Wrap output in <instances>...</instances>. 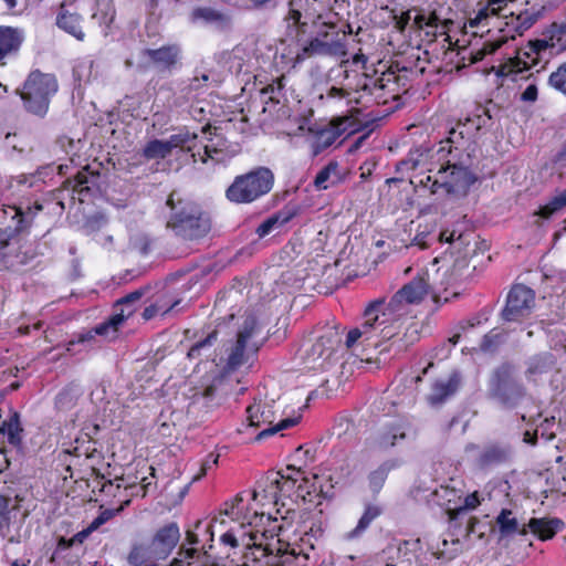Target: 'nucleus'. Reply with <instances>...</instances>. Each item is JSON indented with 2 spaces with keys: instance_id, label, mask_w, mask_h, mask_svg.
Listing matches in <instances>:
<instances>
[{
  "instance_id": "obj_1",
  "label": "nucleus",
  "mask_w": 566,
  "mask_h": 566,
  "mask_svg": "<svg viewBox=\"0 0 566 566\" xmlns=\"http://www.w3.org/2000/svg\"><path fill=\"white\" fill-rule=\"evenodd\" d=\"M166 206L169 208V216L166 228L184 242H200L206 239L212 230L211 214L198 202L182 198L177 191H172Z\"/></svg>"
},
{
  "instance_id": "obj_2",
  "label": "nucleus",
  "mask_w": 566,
  "mask_h": 566,
  "mask_svg": "<svg viewBox=\"0 0 566 566\" xmlns=\"http://www.w3.org/2000/svg\"><path fill=\"white\" fill-rule=\"evenodd\" d=\"M57 91L59 83L54 74L33 70L27 76L22 87L18 90V94L28 113L43 118Z\"/></svg>"
},
{
  "instance_id": "obj_3",
  "label": "nucleus",
  "mask_w": 566,
  "mask_h": 566,
  "mask_svg": "<svg viewBox=\"0 0 566 566\" xmlns=\"http://www.w3.org/2000/svg\"><path fill=\"white\" fill-rule=\"evenodd\" d=\"M488 396L506 409L516 408L527 396V389L518 379L512 363L504 361L492 370Z\"/></svg>"
},
{
  "instance_id": "obj_4",
  "label": "nucleus",
  "mask_w": 566,
  "mask_h": 566,
  "mask_svg": "<svg viewBox=\"0 0 566 566\" xmlns=\"http://www.w3.org/2000/svg\"><path fill=\"white\" fill-rule=\"evenodd\" d=\"M274 185V175L268 167H258L237 176L226 189V198L237 205L252 203L269 193Z\"/></svg>"
},
{
  "instance_id": "obj_5",
  "label": "nucleus",
  "mask_w": 566,
  "mask_h": 566,
  "mask_svg": "<svg viewBox=\"0 0 566 566\" xmlns=\"http://www.w3.org/2000/svg\"><path fill=\"white\" fill-rule=\"evenodd\" d=\"M277 410L275 408V401L271 402H256L254 401L247 408V420L248 427L261 428L264 427L254 438L255 441H261L268 437L274 436L275 433L296 426L300 422L301 416L289 417L276 420Z\"/></svg>"
},
{
  "instance_id": "obj_6",
  "label": "nucleus",
  "mask_w": 566,
  "mask_h": 566,
  "mask_svg": "<svg viewBox=\"0 0 566 566\" xmlns=\"http://www.w3.org/2000/svg\"><path fill=\"white\" fill-rule=\"evenodd\" d=\"M250 537V534L248 535ZM245 535L242 536V542L248 548L244 554L245 562L242 566H249L248 562L259 563L263 558L266 566H284L292 553L289 552V543L277 538L275 542H265L263 539H251L244 542Z\"/></svg>"
},
{
  "instance_id": "obj_7",
  "label": "nucleus",
  "mask_w": 566,
  "mask_h": 566,
  "mask_svg": "<svg viewBox=\"0 0 566 566\" xmlns=\"http://www.w3.org/2000/svg\"><path fill=\"white\" fill-rule=\"evenodd\" d=\"M475 180V176L467 167L454 164L441 167L432 186L442 188L447 195L465 196Z\"/></svg>"
},
{
  "instance_id": "obj_8",
  "label": "nucleus",
  "mask_w": 566,
  "mask_h": 566,
  "mask_svg": "<svg viewBox=\"0 0 566 566\" xmlns=\"http://www.w3.org/2000/svg\"><path fill=\"white\" fill-rule=\"evenodd\" d=\"M534 305L535 292L524 284H514L507 294L501 318L504 322H522L531 315Z\"/></svg>"
},
{
  "instance_id": "obj_9",
  "label": "nucleus",
  "mask_w": 566,
  "mask_h": 566,
  "mask_svg": "<svg viewBox=\"0 0 566 566\" xmlns=\"http://www.w3.org/2000/svg\"><path fill=\"white\" fill-rule=\"evenodd\" d=\"M431 290L433 286L429 283L428 274L418 275L394 294L388 307L390 311L397 312L402 304H418Z\"/></svg>"
},
{
  "instance_id": "obj_10",
  "label": "nucleus",
  "mask_w": 566,
  "mask_h": 566,
  "mask_svg": "<svg viewBox=\"0 0 566 566\" xmlns=\"http://www.w3.org/2000/svg\"><path fill=\"white\" fill-rule=\"evenodd\" d=\"M346 54V44L344 36L339 32H334L329 40L322 38L311 39L297 53L296 61L302 62L307 57L323 55V56H343Z\"/></svg>"
},
{
  "instance_id": "obj_11",
  "label": "nucleus",
  "mask_w": 566,
  "mask_h": 566,
  "mask_svg": "<svg viewBox=\"0 0 566 566\" xmlns=\"http://www.w3.org/2000/svg\"><path fill=\"white\" fill-rule=\"evenodd\" d=\"M43 206L35 201L33 206L28 205L27 207L22 206H9L7 209H3L4 214H9L11 219L14 221V227L11 229V233L7 235V238H0V251L11 248L12 243L10 242L11 235L24 231L30 228L33 222L34 217L39 211H42Z\"/></svg>"
},
{
  "instance_id": "obj_12",
  "label": "nucleus",
  "mask_w": 566,
  "mask_h": 566,
  "mask_svg": "<svg viewBox=\"0 0 566 566\" xmlns=\"http://www.w3.org/2000/svg\"><path fill=\"white\" fill-rule=\"evenodd\" d=\"M142 54L161 72H171L180 65L181 48L172 43L158 49H144Z\"/></svg>"
},
{
  "instance_id": "obj_13",
  "label": "nucleus",
  "mask_w": 566,
  "mask_h": 566,
  "mask_svg": "<svg viewBox=\"0 0 566 566\" xmlns=\"http://www.w3.org/2000/svg\"><path fill=\"white\" fill-rule=\"evenodd\" d=\"M258 329V322L254 315H248L242 324V327L238 332L237 342L233 346L228 360L226 368L230 371L238 369L244 361V350L247 347L248 340L252 337V335Z\"/></svg>"
},
{
  "instance_id": "obj_14",
  "label": "nucleus",
  "mask_w": 566,
  "mask_h": 566,
  "mask_svg": "<svg viewBox=\"0 0 566 566\" xmlns=\"http://www.w3.org/2000/svg\"><path fill=\"white\" fill-rule=\"evenodd\" d=\"M293 480H284L280 472L270 473L258 482V488L253 491L252 499L254 501L265 500L276 505L280 493L285 486H293Z\"/></svg>"
},
{
  "instance_id": "obj_15",
  "label": "nucleus",
  "mask_w": 566,
  "mask_h": 566,
  "mask_svg": "<svg viewBox=\"0 0 566 566\" xmlns=\"http://www.w3.org/2000/svg\"><path fill=\"white\" fill-rule=\"evenodd\" d=\"M180 531L177 523L171 522L160 527L154 535L150 545L156 559H165L177 546Z\"/></svg>"
},
{
  "instance_id": "obj_16",
  "label": "nucleus",
  "mask_w": 566,
  "mask_h": 566,
  "mask_svg": "<svg viewBox=\"0 0 566 566\" xmlns=\"http://www.w3.org/2000/svg\"><path fill=\"white\" fill-rule=\"evenodd\" d=\"M513 450L509 444L492 442L479 452L475 464L480 470H490L494 467L511 462Z\"/></svg>"
},
{
  "instance_id": "obj_17",
  "label": "nucleus",
  "mask_w": 566,
  "mask_h": 566,
  "mask_svg": "<svg viewBox=\"0 0 566 566\" xmlns=\"http://www.w3.org/2000/svg\"><path fill=\"white\" fill-rule=\"evenodd\" d=\"M473 239L474 233L472 231H460L455 228L444 229L439 234L440 242L450 244L451 255L457 253L458 256H467L468 259L475 251L471 244Z\"/></svg>"
},
{
  "instance_id": "obj_18",
  "label": "nucleus",
  "mask_w": 566,
  "mask_h": 566,
  "mask_svg": "<svg viewBox=\"0 0 566 566\" xmlns=\"http://www.w3.org/2000/svg\"><path fill=\"white\" fill-rule=\"evenodd\" d=\"M342 343V335L336 327H328L322 334L308 350V357L313 360L327 359L338 348Z\"/></svg>"
},
{
  "instance_id": "obj_19",
  "label": "nucleus",
  "mask_w": 566,
  "mask_h": 566,
  "mask_svg": "<svg viewBox=\"0 0 566 566\" xmlns=\"http://www.w3.org/2000/svg\"><path fill=\"white\" fill-rule=\"evenodd\" d=\"M24 41V33L19 28L0 27V65H6V59L17 55Z\"/></svg>"
},
{
  "instance_id": "obj_20",
  "label": "nucleus",
  "mask_w": 566,
  "mask_h": 566,
  "mask_svg": "<svg viewBox=\"0 0 566 566\" xmlns=\"http://www.w3.org/2000/svg\"><path fill=\"white\" fill-rule=\"evenodd\" d=\"M301 211L297 205H286L281 210L266 218L255 230L260 239L270 234L274 229L280 228L291 221Z\"/></svg>"
},
{
  "instance_id": "obj_21",
  "label": "nucleus",
  "mask_w": 566,
  "mask_h": 566,
  "mask_svg": "<svg viewBox=\"0 0 566 566\" xmlns=\"http://www.w3.org/2000/svg\"><path fill=\"white\" fill-rule=\"evenodd\" d=\"M190 19L192 22L201 20L208 24H213L217 30L222 32H228L232 29V18L230 14L209 7L195 8Z\"/></svg>"
},
{
  "instance_id": "obj_22",
  "label": "nucleus",
  "mask_w": 566,
  "mask_h": 566,
  "mask_svg": "<svg viewBox=\"0 0 566 566\" xmlns=\"http://www.w3.org/2000/svg\"><path fill=\"white\" fill-rule=\"evenodd\" d=\"M460 382L461 378L457 371H453L448 378L437 379L432 385L431 394L428 396L429 403L437 406L444 402L458 391Z\"/></svg>"
},
{
  "instance_id": "obj_23",
  "label": "nucleus",
  "mask_w": 566,
  "mask_h": 566,
  "mask_svg": "<svg viewBox=\"0 0 566 566\" xmlns=\"http://www.w3.org/2000/svg\"><path fill=\"white\" fill-rule=\"evenodd\" d=\"M495 524L499 528L500 538H510L515 534L526 535L528 533L527 524L521 525L513 512L509 509H502L495 517Z\"/></svg>"
},
{
  "instance_id": "obj_24",
  "label": "nucleus",
  "mask_w": 566,
  "mask_h": 566,
  "mask_svg": "<svg viewBox=\"0 0 566 566\" xmlns=\"http://www.w3.org/2000/svg\"><path fill=\"white\" fill-rule=\"evenodd\" d=\"M563 526L564 523L559 518L533 517L527 523L528 531L542 541L553 538Z\"/></svg>"
},
{
  "instance_id": "obj_25",
  "label": "nucleus",
  "mask_w": 566,
  "mask_h": 566,
  "mask_svg": "<svg viewBox=\"0 0 566 566\" xmlns=\"http://www.w3.org/2000/svg\"><path fill=\"white\" fill-rule=\"evenodd\" d=\"M22 432L20 413L12 411L7 420H4L0 427V433H4L8 437V442L20 449L22 447Z\"/></svg>"
},
{
  "instance_id": "obj_26",
  "label": "nucleus",
  "mask_w": 566,
  "mask_h": 566,
  "mask_svg": "<svg viewBox=\"0 0 566 566\" xmlns=\"http://www.w3.org/2000/svg\"><path fill=\"white\" fill-rule=\"evenodd\" d=\"M397 465L396 460H387L368 474V486L373 494H378L381 491L390 471Z\"/></svg>"
},
{
  "instance_id": "obj_27",
  "label": "nucleus",
  "mask_w": 566,
  "mask_h": 566,
  "mask_svg": "<svg viewBox=\"0 0 566 566\" xmlns=\"http://www.w3.org/2000/svg\"><path fill=\"white\" fill-rule=\"evenodd\" d=\"M302 0H290L289 2V12L285 17V21L287 22V30L291 31L295 29V38L297 42L302 40V35L305 34L307 23L302 21Z\"/></svg>"
},
{
  "instance_id": "obj_28",
  "label": "nucleus",
  "mask_w": 566,
  "mask_h": 566,
  "mask_svg": "<svg viewBox=\"0 0 566 566\" xmlns=\"http://www.w3.org/2000/svg\"><path fill=\"white\" fill-rule=\"evenodd\" d=\"M64 4L61 6V11L56 17V24L59 28L70 33L77 40H84V32L81 29V17L77 13H70L63 10Z\"/></svg>"
},
{
  "instance_id": "obj_29",
  "label": "nucleus",
  "mask_w": 566,
  "mask_h": 566,
  "mask_svg": "<svg viewBox=\"0 0 566 566\" xmlns=\"http://www.w3.org/2000/svg\"><path fill=\"white\" fill-rule=\"evenodd\" d=\"M406 438L405 429L399 423H392L378 433L375 444L380 450H386L396 444L397 440Z\"/></svg>"
},
{
  "instance_id": "obj_30",
  "label": "nucleus",
  "mask_w": 566,
  "mask_h": 566,
  "mask_svg": "<svg viewBox=\"0 0 566 566\" xmlns=\"http://www.w3.org/2000/svg\"><path fill=\"white\" fill-rule=\"evenodd\" d=\"M555 364L554 356L551 353H541L531 357L526 365L525 375L532 378L537 375L548 373Z\"/></svg>"
},
{
  "instance_id": "obj_31",
  "label": "nucleus",
  "mask_w": 566,
  "mask_h": 566,
  "mask_svg": "<svg viewBox=\"0 0 566 566\" xmlns=\"http://www.w3.org/2000/svg\"><path fill=\"white\" fill-rule=\"evenodd\" d=\"M382 513V509L378 505L368 504L365 507L363 515L360 516L356 527L350 532L346 533L345 538L348 541L358 538L369 527L371 522Z\"/></svg>"
},
{
  "instance_id": "obj_32",
  "label": "nucleus",
  "mask_w": 566,
  "mask_h": 566,
  "mask_svg": "<svg viewBox=\"0 0 566 566\" xmlns=\"http://www.w3.org/2000/svg\"><path fill=\"white\" fill-rule=\"evenodd\" d=\"M448 276L447 284L455 285L463 282L470 275V263L467 256H457L452 265L448 266L444 271Z\"/></svg>"
},
{
  "instance_id": "obj_33",
  "label": "nucleus",
  "mask_w": 566,
  "mask_h": 566,
  "mask_svg": "<svg viewBox=\"0 0 566 566\" xmlns=\"http://www.w3.org/2000/svg\"><path fill=\"white\" fill-rule=\"evenodd\" d=\"M385 305L384 298H378L368 304L364 312L365 321L361 323L360 328L365 331L367 335L371 329L377 328V326L382 325L385 321H379L378 313L381 311Z\"/></svg>"
},
{
  "instance_id": "obj_34",
  "label": "nucleus",
  "mask_w": 566,
  "mask_h": 566,
  "mask_svg": "<svg viewBox=\"0 0 566 566\" xmlns=\"http://www.w3.org/2000/svg\"><path fill=\"white\" fill-rule=\"evenodd\" d=\"M385 305L384 298H378L368 304L364 312L365 321L361 323L360 328L365 331L367 335L371 329L377 328V326L382 325L385 321H379L378 313L381 311Z\"/></svg>"
},
{
  "instance_id": "obj_35",
  "label": "nucleus",
  "mask_w": 566,
  "mask_h": 566,
  "mask_svg": "<svg viewBox=\"0 0 566 566\" xmlns=\"http://www.w3.org/2000/svg\"><path fill=\"white\" fill-rule=\"evenodd\" d=\"M96 336H103V337H115L116 333L113 331L112 326H108L107 319L99 323L95 327H93L90 331H86L84 333L78 334L77 338L75 340H71L67 346V350H71V346L74 344H84L90 343L95 339Z\"/></svg>"
},
{
  "instance_id": "obj_36",
  "label": "nucleus",
  "mask_w": 566,
  "mask_h": 566,
  "mask_svg": "<svg viewBox=\"0 0 566 566\" xmlns=\"http://www.w3.org/2000/svg\"><path fill=\"white\" fill-rule=\"evenodd\" d=\"M266 522H268V524L264 525V527L261 532L255 531V532L250 533L251 539H253V541L263 539L265 542H275L279 538L280 533L283 530V525L279 524L277 518L276 517L272 518L271 515L266 516Z\"/></svg>"
},
{
  "instance_id": "obj_37",
  "label": "nucleus",
  "mask_w": 566,
  "mask_h": 566,
  "mask_svg": "<svg viewBox=\"0 0 566 566\" xmlns=\"http://www.w3.org/2000/svg\"><path fill=\"white\" fill-rule=\"evenodd\" d=\"M373 83H375V77L368 75L367 73H361L357 81L355 91L359 94L357 98H355V104L367 105L368 103H373L371 98L374 96Z\"/></svg>"
},
{
  "instance_id": "obj_38",
  "label": "nucleus",
  "mask_w": 566,
  "mask_h": 566,
  "mask_svg": "<svg viewBox=\"0 0 566 566\" xmlns=\"http://www.w3.org/2000/svg\"><path fill=\"white\" fill-rule=\"evenodd\" d=\"M115 313L112 314L108 318V326L113 327V331L117 334L119 327L123 325V323L133 316V314L136 312V305L134 304H117V302L114 304Z\"/></svg>"
},
{
  "instance_id": "obj_39",
  "label": "nucleus",
  "mask_w": 566,
  "mask_h": 566,
  "mask_svg": "<svg viewBox=\"0 0 566 566\" xmlns=\"http://www.w3.org/2000/svg\"><path fill=\"white\" fill-rule=\"evenodd\" d=\"M10 256H11V250L2 253L1 260H0V268L10 270V269H15L17 266H20V265H25L34 258V253L31 250H25V251L19 250L15 253L14 259H11Z\"/></svg>"
},
{
  "instance_id": "obj_40",
  "label": "nucleus",
  "mask_w": 566,
  "mask_h": 566,
  "mask_svg": "<svg viewBox=\"0 0 566 566\" xmlns=\"http://www.w3.org/2000/svg\"><path fill=\"white\" fill-rule=\"evenodd\" d=\"M149 559H156L151 552V545L146 546L142 543H134L127 556L128 564L133 566H140Z\"/></svg>"
},
{
  "instance_id": "obj_41",
  "label": "nucleus",
  "mask_w": 566,
  "mask_h": 566,
  "mask_svg": "<svg viewBox=\"0 0 566 566\" xmlns=\"http://www.w3.org/2000/svg\"><path fill=\"white\" fill-rule=\"evenodd\" d=\"M11 502L9 496L0 494V535L2 537H6L10 531L12 512L14 510L11 506Z\"/></svg>"
},
{
  "instance_id": "obj_42",
  "label": "nucleus",
  "mask_w": 566,
  "mask_h": 566,
  "mask_svg": "<svg viewBox=\"0 0 566 566\" xmlns=\"http://www.w3.org/2000/svg\"><path fill=\"white\" fill-rule=\"evenodd\" d=\"M419 339V332L416 325H409L403 333L399 332V336L390 344L397 352L406 350L409 346Z\"/></svg>"
},
{
  "instance_id": "obj_43",
  "label": "nucleus",
  "mask_w": 566,
  "mask_h": 566,
  "mask_svg": "<svg viewBox=\"0 0 566 566\" xmlns=\"http://www.w3.org/2000/svg\"><path fill=\"white\" fill-rule=\"evenodd\" d=\"M170 154L171 153L166 142L160 139H153L148 142L143 149V156L146 159H164Z\"/></svg>"
},
{
  "instance_id": "obj_44",
  "label": "nucleus",
  "mask_w": 566,
  "mask_h": 566,
  "mask_svg": "<svg viewBox=\"0 0 566 566\" xmlns=\"http://www.w3.org/2000/svg\"><path fill=\"white\" fill-rule=\"evenodd\" d=\"M566 207V189L555 196L545 206H542L537 214L544 219H549L554 213Z\"/></svg>"
},
{
  "instance_id": "obj_45",
  "label": "nucleus",
  "mask_w": 566,
  "mask_h": 566,
  "mask_svg": "<svg viewBox=\"0 0 566 566\" xmlns=\"http://www.w3.org/2000/svg\"><path fill=\"white\" fill-rule=\"evenodd\" d=\"M566 207V189L555 196L545 206H542L537 214L544 219H549L554 213Z\"/></svg>"
},
{
  "instance_id": "obj_46",
  "label": "nucleus",
  "mask_w": 566,
  "mask_h": 566,
  "mask_svg": "<svg viewBox=\"0 0 566 566\" xmlns=\"http://www.w3.org/2000/svg\"><path fill=\"white\" fill-rule=\"evenodd\" d=\"M547 83L552 88L566 96V61L551 73Z\"/></svg>"
},
{
  "instance_id": "obj_47",
  "label": "nucleus",
  "mask_w": 566,
  "mask_h": 566,
  "mask_svg": "<svg viewBox=\"0 0 566 566\" xmlns=\"http://www.w3.org/2000/svg\"><path fill=\"white\" fill-rule=\"evenodd\" d=\"M542 11L541 10H524L520 12L516 17V29L520 33H522L525 30H528L531 27H533L537 20L541 18Z\"/></svg>"
},
{
  "instance_id": "obj_48",
  "label": "nucleus",
  "mask_w": 566,
  "mask_h": 566,
  "mask_svg": "<svg viewBox=\"0 0 566 566\" xmlns=\"http://www.w3.org/2000/svg\"><path fill=\"white\" fill-rule=\"evenodd\" d=\"M394 73H382L381 76L375 78V83H373L374 96L371 98L375 104H385L387 98L385 96V90L387 87V83L390 81Z\"/></svg>"
},
{
  "instance_id": "obj_49",
  "label": "nucleus",
  "mask_w": 566,
  "mask_h": 566,
  "mask_svg": "<svg viewBox=\"0 0 566 566\" xmlns=\"http://www.w3.org/2000/svg\"><path fill=\"white\" fill-rule=\"evenodd\" d=\"M197 134L190 133L188 129L182 128L177 134L170 135L166 142L170 153L178 147H184L186 144L195 140Z\"/></svg>"
},
{
  "instance_id": "obj_50",
  "label": "nucleus",
  "mask_w": 566,
  "mask_h": 566,
  "mask_svg": "<svg viewBox=\"0 0 566 566\" xmlns=\"http://www.w3.org/2000/svg\"><path fill=\"white\" fill-rule=\"evenodd\" d=\"M339 135H340V132H336V130H332V129L321 130L317 134L315 144H314L315 154H317L321 150L333 145Z\"/></svg>"
},
{
  "instance_id": "obj_51",
  "label": "nucleus",
  "mask_w": 566,
  "mask_h": 566,
  "mask_svg": "<svg viewBox=\"0 0 566 566\" xmlns=\"http://www.w3.org/2000/svg\"><path fill=\"white\" fill-rule=\"evenodd\" d=\"M480 496H479V492L475 491L469 495L465 496L464 499V505L463 506H460L458 509H448L447 512H448V515H449V518L452 521V520H455L458 517L459 514L463 513L465 510H474L476 509L479 505H480Z\"/></svg>"
},
{
  "instance_id": "obj_52",
  "label": "nucleus",
  "mask_w": 566,
  "mask_h": 566,
  "mask_svg": "<svg viewBox=\"0 0 566 566\" xmlns=\"http://www.w3.org/2000/svg\"><path fill=\"white\" fill-rule=\"evenodd\" d=\"M462 127H464V124L458 123L455 127L449 130V136L446 139V143L450 144L449 153L452 148L459 149L464 145L465 136Z\"/></svg>"
},
{
  "instance_id": "obj_53",
  "label": "nucleus",
  "mask_w": 566,
  "mask_h": 566,
  "mask_svg": "<svg viewBox=\"0 0 566 566\" xmlns=\"http://www.w3.org/2000/svg\"><path fill=\"white\" fill-rule=\"evenodd\" d=\"M338 168V164L336 161H331L326 166H324L314 178V186L317 189H327L328 186L326 181L329 179L331 174L335 172Z\"/></svg>"
},
{
  "instance_id": "obj_54",
  "label": "nucleus",
  "mask_w": 566,
  "mask_h": 566,
  "mask_svg": "<svg viewBox=\"0 0 566 566\" xmlns=\"http://www.w3.org/2000/svg\"><path fill=\"white\" fill-rule=\"evenodd\" d=\"M243 502L240 495H237L231 502L224 503V509L221 511V515L229 516L232 521L241 518L242 509L240 507Z\"/></svg>"
},
{
  "instance_id": "obj_55",
  "label": "nucleus",
  "mask_w": 566,
  "mask_h": 566,
  "mask_svg": "<svg viewBox=\"0 0 566 566\" xmlns=\"http://www.w3.org/2000/svg\"><path fill=\"white\" fill-rule=\"evenodd\" d=\"M98 177V174L91 172L90 167L86 166L82 170L77 171V174L74 177V189L77 187H82L78 191L83 192L84 190H88V187H83L84 185L88 182H93L92 179H96Z\"/></svg>"
},
{
  "instance_id": "obj_56",
  "label": "nucleus",
  "mask_w": 566,
  "mask_h": 566,
  "mask_svg": "<svg viewBox=\"0 0 566 566\" xmlns=\"http://www.w3.org/2000/svg\"><path fill=\"white\" fill-rule=\"evenodd\" d=\"M181 300L178 297H172L168 293H165L160 295L156 301L155 304L160 306V314L166 315L169 312H171L174 308H176L180 304Z\"/></svg>"
},
{
  "instance_id": "obj_57",
  "label": "nucleus",
  "mask_w": 566,
  "mask_h": 566,
  "mask_svg": "<svg viewBox=\"0 0 566 566\" xmlns=\"http://www.w3.org/2000/svg\"><path fill=\"white\" fill-rule=\"evenodd\" d=\"M547 35H549V41L562 43L563 39L566 38V17L562 22L552 23L547 30Z\"/></svg>"
},
{
  "instance_id": "obj_58",
  "label": "nucleus",
  "mask_w": 566,
  "mask_h": 566,
  "mask_svg": "<svg viewBox=\"0 0 566 566\" xmlns=\"http://www.w3.org/2000/svg\"><path fill=\"white\" fill-rule=\"evenodd\" d=\"M434 178H432L430 175H418L415 176L413 179L410 180L412 185L416 187H422L429 189L430 193L434 195L437 193L441 188H434L433 185Z\"/></svg>"
},
{
  "instance_id": "obj_59",
  "label": "nucleus",
  "mask_w": 566,
  "mask_h": 566,
  "mask_svg": "<svg viewBox=\"0 0 566 566\" xmlns=\"http://www.w3.org/2000/svg\"><path fill=\"white\" fill-rule=\"evenodd\" d=\"M500 342H501V339H500L499 334L489 333V334L484 335V337L480 344V349L484 353L493 352L497 348Z\"/></svg>"
},
{
  "instance_id": "obj_60",
  "label": "nucleus",
  "mask_w": 566,
  "mask_h": 566,
  "mask_svg": "<svg viewBox=\"0 0 566 566\" xmlns=\"http://www.w3.org/2000/svg\"><path fill=\"white\" fill-rule=\"evenodd\" d=\"M401 328V324L399 322H394L388 326H384L380 329V336L385 340H390L394 343L395 339L399 336V329Z\"/></svg>"
},
{
  "instance_id": "obj_61",
  "label": "nucleus",
  "mask_w": 566,
  "mask_h": 566,
  "mask_svg": "<svg viewBox=\"0 0 566 566\" xmlns=\"http://www.w3.org/2000/svg\"><path fill=\"white\" fill-rule=\"evenodd\" d=\"M119 510H104L90 524L91 530L96 531L99 526L113 518Z\"/></svg>"
},
{
  "instance_id": "obj_62",
  "label": "nucleus",
  "mask_w": 566,
  "mask_h": 566,
  "mask_svg": "<svg viewBox=\"0 0 566 566\" xmlns=\"http://www.w3.org/2000/svg\"><path fill=\"white\" fill-rule=\"evenodd\" d=\"M282 80L283 78H277L272 84H269L268 86L262 88L261 94L268 95L270 101L279 103V99L276 98L275 94H279L283 88Z\"/></svg>"
},
{
  "instance_id": "obj_63",
  "label": "nucleus",
  "mask_w": 566,
  "mask_h": 566,
  "mask_svg": "<svg viewBox=\"0 0 566 566\" xmlns=\"http://www.w3.org/2000/svg\"><path fill=\"white\" fill-rule=\"evenodd\" d=\"M452 494H454L453 489H450L448 486H441L440 489H437L431 493V501L442 506L443 503L441 502V500H447L448 502H450L451 499H449V496Z\"/></svg>"
},
{
  "instance_id": "obj_64",
  "label": "nucleus",
  "mask_w": 566,
  "mask_h": 566,
  "mask_svg": "<svg viewBox=\"0 0 566 566\" xmlns=\"http://www.w3.org/2000/svg\"><path fill=\"white\" fill-rule=\"evenodd\" d=\"M319 497L324 500H332L335 496V485L332 476H328L325 482L318 484Z\"/></svg>"
}]
</instances>
